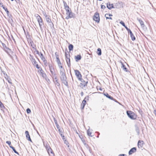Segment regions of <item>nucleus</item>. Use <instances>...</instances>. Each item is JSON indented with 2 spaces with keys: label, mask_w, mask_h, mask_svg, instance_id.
Returning <instances> with one entry per match:
<instances>
[{
  "label": "nucleus",
  "mask_w": 156,
  "mask_h": 156,
  "mask_svg": "<svg viewBox=\"0 0 156 156\" xmlns=\"http://www.w3.org/2000/svg\"><path fill=\"white\" fill-rule=\"evenodd\" d=\"M58 131L59 132V134H60V135L61 134H62V133L63 132L62 130V129H58Z\"/></svg>",
  "instance_id": "49530a36"
},
{
  "label": "nucleus",
  "mask_w": 156,
  "mask_h": 156,
  "mask_svg": "<svg viewBox=\"0 0 156 156\" xmlns=\"http://www.w3.org/2000/svg\"><path fill=\"white\" fill-rule=\"evenodd\" d=\"M106 7L105 6L103 5H101V8L102 9H105V8Z\"/></svg>",
  "instance_id": "864d4df0"
},
{
  "label": "nucleus",
  "mask_w": 156,
  "mask_h": 156,
  "mask_svg": "<svg viewBox=\"0 0 156 156\" xmlns=\"http://www.w3.org/2000/svg\"><path fill=\"white\" fill-rule=\"evenodd\" d=\"M81 58V56L80 55H78L76 56H75V59L76 62L80 60Z\"/></svg>",
  "instance_id": "5701e85b"
},
{
  "label": "nucleus",
  "mask_w": 156,
  "mask_h": 156,
  "mask_svg": "<svg viewBox=\"0 0 156 156\" xmlns=\"http://www.w3.org/2000/svg\"><path fill=\"white\" fill-rule=\"evenodd\" d=\"M60 78L62 83L66 86H68V83L67 81V77L66 76L60 77Z\"/></svg>",
  "instance_id": "20e7f679"
},
{
  "label": "nucleus",
  "mask_w": 156,
  "mask_h": 156,
  "mask_svg": "<svg viewBox=\"0 0 156 156\" xmlns=\"http://www.w3.org/2000/svg\"><path fill=\"white\" fill-rule=\"evenodd\" d=\"M53 79L54 82L55 83V85H57L58 87L60 86V84L58 81V79L57 78V77L55 76Z\"/></svg>",
  "instance_id": "dca6fc26"
},
{
  "label": "nucleus",
  "mask_w": 156,
  "mask_h": 156,
  "mask_svg": "<svg viewBox=\"0 0 156 156\" xmlns=\"http://www.w3.org/2000/svg\"><path fill=\"white\" fill-rule=\"evenodd\" d=\"M42 61L44 63H45L46 62H47V60L45 59H44V60H43Z\"/></svg>",
  "instance_id": "052dcab7"
},
{
  "label": "nucleus",
  "mask_w": 156,
  "mask_h": 156,
  "mask_svg": "<svg viewBox=\"0 0 156 156\" xmlns=\"http://www.w3.org/2000/svg\"><path fill=\"white\" fill-rule=\"evenodd\" d=\"M136 147H133L129 151V155L133 153L136 151Z\"/></svg>",
  "instance_id": "f3484780"
},
{
  "label": "nucleus",
  "mask_w": 156,
  "mask_h": 156,
  "mask_svg": "<svg viewBox=\"0 0 156 156\" xmlns=\"http://www.w3.org/2000/svg\"><path fill=\"white\" fill-rule=\"evenodd\" d=\"M126 30H127L128 32L130 30L129 29L126 25H125V27H124Z\"/></svg>",
  "instance_id": "8fccbe9b"
},
{
  "label": "nucleus",
  "mask_w": 156,
  "mask_h": 156,
  "mask_svg": "<svg viewBox=\"0 0 156 156\" xmlns=\"http://www.w3.org/2000/svg\"><path fill=\"white\" fill-rule=\"evenodd\" d=\"M44 64L45 66H48V63L47 62H46L45 63H44Z\"/></svg>",
  "instance_id": "0e129e2a"
},
{
  "label": "nucleus",
  "mask_w": 156,
  "mask_h": 156,
  "mask_svg": "<svg viewBox=\"0 0 156 156\" xmlns=\"http://www.w3.org/2000/svg\"><path fill=\"white\" fill-rule=\"evenodd\" d=\"M48 23L51 28L54 27V25L51 21Z\"/></svg>",
  "instance_id": "e433bc0d"
},
{
  "label": "nucleus",
  "mask_w": 156,
  "mask_h": 156,
  "mask_svg": "<svg viewBox=\"0 0 156 156\" xmlns=\"http://www.w3.org/2000/svg\"><path fill=\"white\" fill-rule=\"evenodd\" d=\"M64 141V143L66 145H67L69 144V143L67 140H66V139H65L64 140H63Z\"/></svg>",
  "instance_id": "a18cd8bd"
},
{
  "label": "nucleus",
  "mask_w": 156,
  "mask_h": 156,
  "mask_svg": "<svg viewBox=\"0 0 156 156\" xmlns=\"http://www.w3.org/2000/svg\"><path fill=\"white\" fill-rule=\"evenodd\" d=\"M7 80H8V82L9 83H11V82H10V78H9V79H7Z\"/></svg>",
  "instance_id": "680f3d73"
},
{
  "label": "nucleus",
  "mask_w": 156,
  "mask_h": 156,
  "mask_svg": "<svg viewBox=\"0 0 156 156\" xmlns=\"http://www.w3.org/2000/svg\"><path fill=\"white\" fill-rule=\"evenodd\" d=\"M135 128H136V129H135L136 131V132L137 133V135H139L140 134V130H139V128L137 126H135Z\"/></svg>",
  "instance_id": "c756f323"
},
{
  "label": "nucleus",
  "mask_w": 156,
  "mask_h": 156,
  "mask_svg": "<svg viewBox=\"0 0 156 156\" xmlns=\"http://www.w3.org/2000/svg\"><path fill=\"white\" fill-rule=\"evenodd\" d=\"M74 72L77 78L79 80H80L81 78L82 77V75L80 73L78 70L77 69L75 70Z\"/></svg>",
  "instance_id": "7ed1b4c3"
},
{
  "label": "nucleus",
  "mask_w": 156,
  "mask_h": 156,
  "mask_svg": "<svg viewBox=\"0 0 156 156\" xmlns=\"http://www.w3.org/2000/svg\"><path fill=\"white\" fill-rule=\"evenodd\" d=\"M97 54L98 55H101V49L100 48H98L97 49Z\"/></svg>",
  "instance_id": "393cba45"
},
{
  "label": "nucleus",
  "mask_w": 156,
  "mask_h": 156,
  "mask_svg": "<svg viewBox=\"0 0 156 156\" xmlns=\"http://www.w3.org/2000/svg\"><path fill=\"white\" fill-rule=\"evenodd\" d=\"M0 107L1 108H5L3 104H2L1 105H0Z\"/></svg>",
  "instance_id": "3c124183"
},
{
  "label": "nucleus",
  "mask_w": 156,
  "mask_h": 156,
  "mask_svg": "<svg viewBox=\"0 0 156 156\" xmlns=\"http://www.w3.org/2000/svg\"><path fill=\"white\" fill-rule=\"evenodd\" d=\"M10 148H12V149L14 153L17 154L18 155H19V153L16 151L14 147L12 146H10Z\"/></svg>",
  "instance_id": "bb28decb"
},
{
  "label": "nucleus",
  "mask_w": 156,
  "mask_h": 156,
  "mask_svg": "<svg viewBox=\"0 0 156 156\" xmlns=\"http://www.w3.org/2000/svg\"><path fill=\"white\" fill-rule=\"evenodd\" d=\"M128 33L129 34L130 37H131V39L133 41H134L135 40L136 38L133 35L131 31L130 30L128 32Z\"/></svg>",
  "instance_id": "2eb2a0df"
},
{
  "label": "nucleus",
  "mask_w": 156,
  "mask_h": 156,
  "mask_svg": "<svg viewBox=\"0 0 156 156\" xmlns=\"http://www.w3.org/2000/svg\"><path fill=\"white\" fill-rule=\"evenodd\" d=\"M86 101L85 100H83L82 102V103L81 104V108L82 109H83L84 108L85 106V105H86Z\"/></svg>",
  "instance_id": "b1692460"
},
{
  "label": "nucleus",
  "mask_w": 156,
  "mask_h": 156,
  "mask_svg": "<svg viewBox=\"0 0 156 156\" xmlns=\"http://www.w3.org/2000/svg\"><path fill=\"white\" fill-rule=\"evenodd\" d=\"M39 24V26H40V28L41 29V28H42V26L43 25V21H42V22H40V23H38Z\"/></svg>",
  "instance_id": "4c0bfd02"
},
{
  "label": "nucleus",
  "mask_w": 156,
  "mask_h": 156,
  "mask_svg": "<svg viewBox=\"0 0 156 156\" xmlns=\"http://www.w3.org/2000/svg\"><path fill=\"white\" fill-rule=\"evenodd\" d=\"M4 50L8 54H9V53L10 51H11V50L9 48L7 47Z\"/></svg>",
  "instance_id": "7c9ffc66"
},
{
  "label": "nucleus",
  "mask_w": 156,
  "mask_h": 156,
  "mask_svg": "<svg viewBox=\"0 0 156 156\" xmlns=\"http://www.w3.org/2000/svg\"><path fill=\"white\" fill-rule=\"evenodd\" d=\"M55 56L56 57V59H57V58H59L58 55V53L57 52H55Z\"/></svg>",
  "instance_id": "a19ab883"
},
{
  "label": "nucleus",
  "mask_w": 156,
  "mask_h": 156,
  "mask_svg": "<svg viewBox=\"0 0 156 156\" xmlns=\"http://www.w3.org/2000/svg\"><path fill=\"white\" fill-rule=\"evenodd\" d=\"M56 62L58 63V65H61V63L60 61V60L59 58H57L56 59Z\"/></svg>",
  "instance_id": "f704fd0d"
},
{
  "label": "nucleus",
  "mask_w": 156,
  "mask_h": 156,
  "mask_svg": "<svg viewBox=\"0 0 156 156\" xmlns=\"http://www.w3.org/2000/svg\"><path fill=\"white\" fill-rule=\"evenodd\" d=\"M103 94L107 98H109V99L112 100H113V98L111 97V96L109 95L107 93H104Z\"/></svg>",
  "instance_id": "412c9836"
},
{
  "label": "nucleus",
  "mask_w": 156,
  "mask_h": 156,
  "mask_svg": "<svg viewBox=\"0 0 156 156\" xmlns=\"http://www.w3.org/2000/svg\"><path fill=\"white\" fill-rule=\"evenodd\" d=\"M60 135L61 136H62V140H64L65 139H66L65 138V136H64L62 134H61Z\"/></svg>",
  "instance_id": "603ef678"
},
{
  "label": "nucleus",
  "mask_w": 156,
  "mask_h": 156,
  "mask_svg": "<svg viewBox=\"0 0 156 156\" xmlns=\"http://www.w3.org/2000/svg\"><path fill=\"white\" fill-rule=\"evenodd\" d=\"M144 142L142 140H139L138 143V146L139 148H141L143 146Z\"/></svg>",
  "instance_id": "9b49d317"
},
{
  "label": "nucleus",
  "mask_w": 156,
  "mask_h": 156,
  "mask_svg": "<svg viewBox=\"0 0 156 156\" xmlns=\"http://www.w3.org/2000/svg\"><path fill=\"white\" fill-rule=\"evenodd\" d=\"M112 16V15L111 14H108V16Z\"/></svg>",
  "instance_id": "338daca9"
},
{
  "label": "nucleus",
  "mask_w": 156,
  "mask_h": 156,
  "mask_svg": "<svg viewBox=\"0 0 156 156\" xmlns=\"http://www.w3.org/2000/svg\"><path fill=\"white\" fill-rule=\"evenodd\" d=\"M46 149L49 154H50V153L54 154V153L53 152V151L50 147L47 146V147H46Z\"/></svg>",
  "instance_id": "a211bd4d"
},
{
  "label": "nucleus",
  "mask_w": 156,
  "mask_h": 156,
  "mask_svg": "<svg viewBox=\"0 0 156 156\" xmlns=\"http://www.w3.org/2000/svg\"><path fill=\"white\" fill-rule=\"evenodd\" d=\"M63 76H66V74L65 73L63 75H62L60 77H63Z\"/></svg>",
  "instance_id": "e2e57ef3"
},
{
  "label": "nucleus",
  "mask_w": 156,
  "mask_h": 156,
  "mask_svg": "<svg viewBox=\"0 0 156 156\" xmlns=\"http://www.w3.org/2000/svg\"><path fill=\"white\" fill-rule=\"evenodd\" d=\"M35 16L38 23H40V22L41 23V22L42 21V20L41 17L39 15L37 14L35 15Z\"/></svg>",
  "instance_id": "4468645a"
},
{
  "label": "nucleus",
  "mask_w": 156,
  "mask_h": 156,
  "mask_svg": "<svg viewBox=\"0 0 156 156\" xmlns=\"http://www.w3.org/2000/svg\"><path fill=\"white\" fill-rule=\"evenodd\" d=\"M6 143L8 144L9 145V147L10 146H11V142L10 141H6Z\"/></svg>",
  "instance_id": "de8ad7c7"
},
{
  "label": "nucleus",
  "mask_w": 156,
  "mask_h": 156,
  "mask_svg": "<svg viewBox=\"0 0 156 156\" xmlns=\"http://www.w3.org/2000/svg\"><path fill=\"white\" fill-rule=\"evenodd\" d=\"M40 58H41L42 60H44V59H45L44 56H43V54L41 52L40 53Z\"/></svg>",
  "instance_id": "473e14b6"
},
{
  "label": "nucleus",
  "mask_w": 156,
  "mask_h": 156,
  "mask_svg": "<svg viewBox=\"0 0 156 156\" xmlns=\"http://www.w3.org/2000/svg\"><path fill=\"white\" fill-rule=\"evenodd\" d=\"M53 119H54V121L55 123V124L56 125V124H58L57 120L55 118H54Z\"/></svg>",
  "instance_id": "c03bdc74"
},
{
  "label": "nucleus",
  "mask_w": 156,
  "mask_h": 156,
  "mask_svg": "<svg viewBox=\"0 0 156 156\" xmlns=\"http://www.w3.org/2000/svg\"><path fill=\"white\" fill-rule=\"evenodd\" d=\"M36 66L37 68L38 69H39L41 68L39 66L38 64L37 63L35 64V66Z\"/></svg>",
  "instance_id": "37998d69"
},
{
  "label": "nucleus",
  "mask_w": 156,
  "mask_h": 156,
  "mask_svg": "<svg viewBox=\"0 0 156 156\" xmlns=\"http://www.w3.org/2000/svg\"><path fill=\"white\" fill-rule=\"evenodd\" d=\"M63 3L64 4V6L65 7V9L66 8H69V7L67 5L66 2L63 1Z\"/></svg>",
  "instance_id": "2f4dec72"
},
{
  "label": "nucleus",
  "mask_w": 156,
  "mask_h": 156,
  "mask_svg": "<svg viewBox=\"0 0 156 156\" xmlns=\"http://www.w3.org/2000/svg\"><path fill=\"white\" fill-rule=\"evenodd\" d=\"M106 6L109 9H111L112 8H114L113 4H110L109 2L107 3Z\"/></svg>",
  "instance_id": "f8f14e48"
},
{
  "label": "nucleus",
  "mask_w": 156,
  "mask_h": 156,
  "mask_svg": "<svg viewBox=\"0 0 156 156\" xmlns=\"http://www.w3.org/2000/svg\"><path fill=\"white\" fill-rule=\"evenodd\" d=\"M121 64H122V68L123 69V70L126 71V72H127V69L126 68V66H125V65L122 63V62H121Z\"/></svg>",
  "instance_id": "cd10ccee"
},
{
  "label": "nucleus",
  "mask_w": 156,
  "mask_h": 156,
  "mask_svg": "<svg viewBox=\"0 0 156 156\" xmlns=\"http://www.w3.org/2000/svg\"><path fill=\"white\" fill-rule=\"evenodd\" d=\"M2 7L3 9L5 10V11L7 15L8 16H9V17H10V16H11V15L10 14L9 15V11L7 9V8H5V7H4L3 5L2 6Z\"/></svg>",
  "instance_id": "4be33fe9"
},
{
  "label": "nucleus",
  "mask_w": 156,
  "mask_h": 156,
  "mask_svg": "<svg viewBox=\"0 0 156 156\" xmlns=\"http://www.w3.org/2000/svg\"><path fill=\"white\" fill-rule=\"evenodd\" d=\"M30 60L34 66H35V64L37 63L34 56L31 54L30 55Z\"/></svg>",
  "instance_id": "1a4fd4ad"
},
{
  "label": "nucleus",
  "mask_w": 156,
  "mask_h": 156,
  "mask_svg": "<svg viewBox=\"0 0 156 156\" xmlns=\"http://www.w3.org/2000/svg\"><path fill=\"white\" fill-rule=\"evenodd\" d=\"M126 113L128 116L131 119L135 120L136 118V115L134 112L131 111H127Z\"/></svg>",
  "instance_id": "f257e3e1"
},
{
  "label": "nucleus",
  "mask_w": 156,
  "mask_h": 156,
  "mask_svg": "<svg viewBox=\"0 0 156 156\" xmlns=\"http://www.w3.org/2000/svg\"><path fill=\"white\" fill-rule=\"evenodd\" d=\"M3 103L0 101V105H1Z\"/></svg>",
  "instance_id": "774afa93"
},
{
  "label": "nucleus",
  "mask_w": 156,
  "mask_h": 156,
  "mask_svg": "<svg viewBox=\"0 0 156 156\" xmlns=\"http://www.w3.org/2000/svg\"><path fill=\"white\" fill-rule=\"evenodd\" d=\"M87 133L88 135L92 137V136H91V132L89 131V129L87 130Z\"/></svg>",
  "instance_id": "c9c22d12"
},
{
  "label": "nucleus",
  "mask_w": 156,
  "mask_h": 156,
  "mask_svg": "<svg viewBox=\"0 0 156 156\" xmlns=\"http://www.w3.org/2000/svg\"><path fill=\"white\" fill-rule=\"evenodd\" d=\"M140 25L144 29H145V26L144 24V23L143 21L141 20L140 19H138Z\"/></svg>",
  "instance_id": "6ab92c4d"
},
{
  "label": "nucleus",
  "mask_w": 156,
  "mask_h": 156,
  "mask_svg": "<svg viewBox=\"0 0 156 156\" xmlns=\"http://www.w3.org/2000/svg\"><path fill=\"white\" fill-rule=\"evenodd\" d=\"M2 44L3 46V48L4 49L7 47L6 45L5 44L2 42Z\"/></svg>",
  "instance_id": "58836bf2"
},
{
  "label": "nucleus",
  "mask_w": 156,
  "mask_h": 156,
  "mask_svg": "<svg viewBox=\"0 0 156 156\" xmlns=\"http://www.w3.org/2000/svg\"><path fill=\"white\" fill-rule=\"evenodd\" d=\"M93 20L98 23H99L100 21V17L99 14L98 12L95 13L93 17Z\"/></svg>",
  "instance_id": "f03ea898"
},
{
  "label": "nucleus",
  "mask_w": 156,
  "mask_h": 156,
  "mask_svg": "<svg viewBox=\"0 0 156 156\" xmlns=\"http://www.w3.org/2000/svg\"><path fill=\"white\" fill-rule=\"evenodd\" d=\"M65 9L66 11V14L70 12V11H72L71 9L69 8H69H66Z\"/></svg>",
  "instance_id": "72a5a7b5"
},
{
  "label": "nucleus",
  "mask_w": 156,
  "mask_h": 156,
  "mask_svg": "<svg viewBox=\"0 0 156 156\" xmlns=\"http://www.w3.org/2000/svg\"><path fill=\"white\" fill-rule=\"evenodd\" d=\"M38 69V72H40L41 75L44 78H45L46 79L47 77L46 75L44 73V71L41 68H40L39 69Z\"/></svg>",
  "instance_id": "0eeeda50"
},
{
  "label": "nucleus",
  "mask_w": 156,
  "mask_h": 156,
  "mask_svg": "<svg viewBox=\"0 0 156 156\" xmlns=\"http://www.w3.org/2000/svg\"><path fill=\"white\" fill-rule=\"evenodd\" d=\"M119 23L121 24H122L123 27H125V24L123 21H120V22Z\"/></svg>",
  "instance_id": "79ce46f5"
},
{
  "label": "nucleus",
  "mask_w": 156,
  "mask_h": 156,
  "mask_svg": "<svg viewBox=\"0 0 156 156\" xmlns=\"http://www.w3.org/2000/svg\"><path fill=\"white\" fill-rule=\"evenodd\" d=\"M65 73V71L64 69H60V74L61 76Z\"/></svg>",
  "instance_id": "a878e982"
},
{
  "label": "nucleus",
  "mask_w": 156,
  "mask_h": 156,
  "mask_svg": "<svg viewBox=\"0 0 156 156\" xmlns=\"http://www.w3.org/2000/svg\"><path fill=\"white\" fill-rule=\"evenodd\" d=\"M30 44H31V46L33 48H34V47L33 46V44H34V42L33 41H31L30 42Z\"/></svg>",
  "instance_id": "09e8293b"
},
{
  "label": "nucleus",
  "mask_w": 156,
  "mask_h": 156,
  "mask_svg": "<svg viewBox=\"0 0 156 156\" xmlns=\"http://www.w3.org/2000/svg\"><path fill=\"white\" fill-rule=\"evenodd\" d=\"M44 16H45L46 20L47 23H49L51 21L50 18V16L47 15H44Z\"/></svg>",
  "instance_id": "aec40b11"
},
{
  "label": "nucleus",
  "mask_w": 156,
  "mask_h": 156,
  "mask_svg": "<svg viewBox=\"0 0 156 156\" xmlns=\"http://www.w3.org/2000/svg\"><path fill=\"white\" fill-rule=\"evenodd\" d=\"M88 98H89V97H88V96H86V97H85V98H84V100H85V99H87V100H88Z\"/></svg>",
  "instance_id": "bf43d9fd"
},
{
  "label": "nucleus",
  "mask_w": 156,
  "mask_h": 156,
  "mask_svg": "<svg viewBox=\"0 0 156 156\" xmlns=\"http://www.w3.org/2000/svg\"><path fill=\"white\" fill-rule=\"evenodd\" d=\"M27 139L30 141L32 142V141L31 139L29 133L28 131H26L25 132Z\"/></svg>",
  "instance_id": "ddd939ff"
},
{
  "label": "nucleus",
  "mask_w": 156,
  "mask_h": 156,
  "mask_svg": "<svg viewBox=\"0 0 156 156\" xmlns=\"http://www.w3.org/2000/svg\"><path fill=\"white\" fill-rule=\"evenodd\" d=\"M48 66L49 68L50 71L53 76H55L56 74L55 73L54 69L51 64H49Z\"/></svg>",
  "instance_id": "6e6552de"
},
{
  "label": "nucleus",
  "mask_w": 156,
  "mask_h": 156,
  "mask_svg": "<svg viewBox=\"0 0 156 156\" xmlns=\"http://www.w3.org/2000/svg\"><path fill=\"white\" fill-rule=\"evenodd\" d=\"M55 125H56L57 128V129H60V127H59V125L58 124H56Z\"/></svg>",
  "instance_id": "5fc2aeb1"
},
{
  "label": "nucleus",
  "mask_w": 156,
  "mask_h": 156,
  "mask_svg": "<svg viewBox=\"0 0 156 156\" xmlns=\"http://www.w3.org/2000/svg\"><path fill=\"white\" fill-rule=\"evenodd\" d=\"M66 14L67 15L66 17V19H69L74 17L75 16L74 14L72 12V11H70V12H68L67 13H66Z\"/></svg>",
  "instance_id": "39448f33"
},
{
  "label": "nucleus",
  "mask_w": 156,
  "mask_h": 156,
  "mask_svg": "<svg viewBox=\"0 0 156 156\" xmlns=\"http://www.w3.org/2000/svg\"><path fill=\"white\" fill-rule=\"evenodd\" d=\"M107 19H111L112 20V19L111 17H109V18H107Z\"/></svg>",
  "instance_id": "69168bd1"
},
{
  "label": "nucleus",
  "mask_w": 156,
  "mask_h": 156,
  "mask_svg": "<svg viewBox=\"0 0 156 156\" xmlns=\"http://www.w3.org/2000/svg\"><path fill=\"white\" fill-rule=\"evenodd\" d=\"M58 66L60 69H64L63 68L62 66L61 65H58Z\"/></svg>",
  "instance_id": "6e6d98bb"
},
{
  "label": "nucleus",
  "mask_w": 156,
  "mask_h": 156,
  "mask_svg": "<svg viewBox=\"0 0 156 156\" xmlns=\"http://www.w3.org/2000/svg\"><path fill=\"white\" fill-rule=\"evenodd\" d=\"M26 111L28 114H29L31 112V110L29 108H27Z\"/></svg>",
  "instance_id": "ea45409f"
},
{
  "label": "nucleus",
  "mask_w": 156,
  "mask_h": 156,
  "mask_svg": "<svg viewBox=\"0 0 156 156\" xmlns=\"http://www.w3.org/2000/svg\"><path fill=\"white\" fill-rule=\"evenodd\" d=\"M81 82V83H80V86L81 87L83 88V87H85L87 85L88 83V81L84 80L82 78H81V80H80Z\"/></svg>",
  "instance_id": "423d86ee"
},
{
  "label": "nucleus",
  "mask_w": 156,
  "mask_h": 156,
  "mask_svg": "<svg viewBox=\"0 0 156 156\" xmlns=\"http://www.w3.org/2000/svg\"><path fill=\"white\" fill-rule=\"evenodd\" d=\"M108 14H105V17L106 18V19H107V18H109V17H108Z\"/></svg>",
  "instance_id": "13d9d810"
},
{
  "label": "nucleus",
  "mask_w": 156,
  "mask_h": 156,
  "mask_svg": "<svg viewBox=\"0 0 156 156\" xmlns=\"http://www.w3.org/2000/svg\"><path fill=\"white\" fill-rule=\"evenodd\" d=\"M68 48L69 50L70 51L73 50V46L72 44H70L68 46Z\"/></svg>",
  "instance_id": "c85d7f7f"
},
{
  "label": "nucleus",
  "mask_w": 156,
  "mask_h": 156,
  "mask_svg": "<svg viewBox=\"0 0 156 156\" xmlns=\"http://www.w3.org/2000/svg\"><path fill=\"white\" fill-rule=\"evenodd\" d=\"M68 55L66 53L65 57L66 59V61L67 64L68 66L69 67L70 66V59L68 57Z\"/></svg>",
  "instance_id": "9d476101"
},
{
  "label": "nucleus",
  "mask_w": 156,
  "mask_h": 156,
  "mask_svg": "<svg viewBox=\"0 0 156 156\" xmlns=\"http://www.w3.org/2000/svg\"><path fill=\"white\" fill-rule=\"evenodd\" d=\"M35 49V51H36V52L37 54L40 55L39 51H37V50H36V49Z\"/></svg>",
  "instance_id": "4d7b16f0"
}]
</instances>
